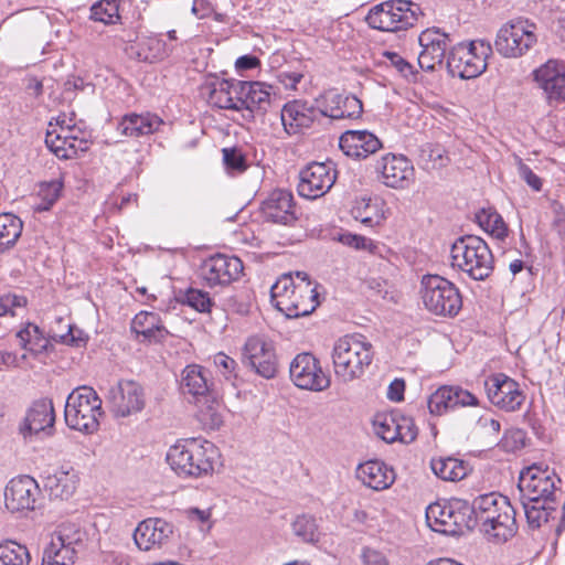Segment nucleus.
Wrapping results in <instances>:
<instances>
[{"mask_svg": "<svg viewBox=\"0 0 565 565\" xmlns=\"http://www.w3.org/2000/svg\"><path fill=\"white\" fill-rule=\"evenodd\" d=\"M470 512L469 526L479 527L489 539L501 543L518 532L515 510L508 497L498 492L478 495L471 503H465Z\"/></svg>", "mask_w": 565, "mask_h": 565, "instance_id": "obj_1", "label": "nucleus"}, {"mask_svg": "<svg viewBox=\"0 0 565 565\" xmlns=\"http://www.w3.org/2000/svg\"><path fill=\"white\" fill-rule=\"evenodd\" d=\"M216 452L211 441L189 438L171 446L166 459L179 477L199 478L213 471Z\"/></svg>", "mask_w": 565, "mask_h": 565, "instance_id": "obj_2", "label": "nucleus"}, {"mask_svg": "<svg viewBox=\"0 0 565 565\" xmlns=\"http://www.w3.org/2000/svg\"><path fill=\"white\" fill-rule=\"evenodd\" d=\"M451 266L469 278L483 281L494 270V257L488 244L479 236L462 235L452 243Z\"/></svg>", "mask_w": 565, "mask_h": 565, "instance_id": "obj_3", "label": "nucleus"}, {"mask_svg": "<svg viewBox=\"0 0 565 565\" xmlns=\"http://www.w3.org/2000/svg\"><path fill=\"white\" fill-rule=\"evenodd\" d=\"M372 360V344L361 334L344 335L333 345L334 374L344 383L360 379Z\"/></svg>", "mask_w": 565, "mask_h": 565, "instance_id": "obj_4", "label": "nucleus"}, {"mask_svg": "<svg viewBox=\"0 0 565 565\" xmlns=\"http://www.w3.org/2000/svg\"><path fill=\"white\" fill-rule=\"evenodd\" d=\"M103 414L102 399L92 387L79 386L67 396L64 417L70 428L92 434L97 430Z\"/></svg>", "mask_w": 565, "mask_h": 565, "instance_id": "obj_5", "label": "nucleus"}, {"mask_svg": "<svg viewBox=\"0 0 565 565\" xmlns=\"http://www.w3.org/2000/svg\"><path fill=\"white\" fill-rule=\"evenodd\" d=\"M420 8L411 0H387L373 6L365 22L371 29L382 32H398L413 26Z\"/></svg>", "mask_w": 565, "mask_h": 565, "instance_id": "obj_6", "label": "nucleus"}, {"mask_svg": "<svg viewBox=\"0 0 565 565\" xmlns=\"http://www.w3.org/2000/svg\"><path fill=\"white\" fill-rule=\"evenodd\" d=\"M492 54L489 41L476 40L469 44L457 43L449 49L447 70L452 77L470 79L487 70V58Z\"/></svg>", "mask_w": 565, "mask_h": 565, "instance_id": "obj_7", "label": "nucleus"}, {"mask_svg": "<svg viewBox=\"0 0 565 565\" xmlns=\"http://www.w3.org/2000/svg\"><path fill=\"white\" fill-rule=\"evenodd\" d=\"M420 294L426 309L437 316L455 317L462 307L459 289L439 275H425Z\"/></svg>", "mask_w": 565, "mask_h": 565, "instance_id": "obj_8", "label": "nucleus"}, {"mask_svg": "<svg viewBox=\"0 0 565 565\" xmlns=\"http://www.w3.org/2000/svg\"><path fill=\"white\" fill-rule=\"evenodd\" d=\"M535 30V23L527 19L510 20L499 29L494 49L503 57H521L537 43Z\"/></svg>", "mask_w": 565, "mask_h": 565, "instance_id": "obj_9", "label": "nucleus"}, {"mask_svg": "<svg viewBox=\"0 0 565 565\" xmlns=\"http://www.w3.org/2000/svg\"><path fill=\"white\" fill-rule=\"evenodd\" d=\"M85 532L74 524L62 525L43 551L42 565H72L84 546Z\"/></svg>", "mask_w": 565, "mask_h": 565, "instance_id": "obj_10", "label": "nucleus"}, {"mask_svg": "<svg viewBox=\"0 0 565 565\" xmlns=\"http://www.w3.org/2000/svg\"><path fill=\"white\" fill-rule=\"evenodd\" d=\"M556 482H561V479L553 469L534 463L521 471L518 489L521 499H527L536 503L555 501Z\"/></svg>", "mask_w": 565, "mask_h": 565, "instance_id": "obj_11", "label": "nucleus"}, {"mask_svg": "<svg viewBox=\"0 0 565 565\" xmlns=\"http://www.w3.org/2000/svg\"><path fill=\"white\" fill-rule=\"evenodd\" d=\"M242 363L266 380L276 377L279 362L274 342L264 335L247 338L242 350Z\"/></svg>", "mask_w": 565, "mask_h": 565, "instance_id": "obj_12", "label": "nucleus"}, {"mask_svg": "<svg viewBox=\"0 0 565 565\" xmlns=\"http://www.w3.org/2000/svg\"><path fill=\"white\" fill-rule=\"evenodd\" d=\"M467 501L457 500L452 503L430 504L426 510L428 525L435 532L447 535H460L463 530H471L469 526L470 512L465 508Z\"/></svg>", "mask_w": 565, "mask_h": 565, "instance_id": "obj_13", "label": "nucleus"}, {"mask_svg": "<svg viewBox=\"0 0 565 565\" xmlns=\"http://www.w3.org/2000/svg\"><path fill=\"white\" fill-rule=\"evenodd\" d=\"M289 373L294 384L301 390L322 392L331 384L330 375L323 372L319 360L308 352L295 356Z\"/></svg>", "mask_w": 565, "mask_h": 565, "instance_id": "obj_14", "label": "nucleus"}, {"mask_svg": "<svg viewBox=\"0 0 565 565\" xmlns=\"http://www.w3.org/2000/svg\"><path fill=\"white\" fill-rule=\"evenodd\" d=\"M533 82L542 89L547 105L565 103V62L551 58L532 72Z\"/></svg>", "mask_w": 565, "mask_h": 565, "instance_id": "obj_15", "label": "nucleus"}, {"mask_svg": "<svg viewBox=\"0 0 565 565\" xmlns=\"http://www.w3.org/2000/svg\"><path fill=\"white\" fill-rule=\"evenodd\" d=\"M484 388L490 403L508 413L519 411L525 401V394L520 384L503 373L486 380Z\"/></svg>", "mask_w": 565, "mask_h": 565, "instance_id": "obj_16", "label": "nucleus"}, {"mask_svg": "<svg viewBox=\"0 0 565 565\" xmlns=\"http://www.w3.org/2000/svg\"><path fill=\"white\" fill-rule=\"evenodd\" d=\"M337 180L332 161L311 162L299 173L298 193L306 199H318L326 194Z\"/></svg>", "mask_w": 565, "mask_h": 565, "instance_id": "obj_17", "label": "nucleus"}, {"mask_svg": "<svg viewBox=\"0 0 565 565\" xmlns=\"http://www.w3.org/2000/svg\"><path fill=\"white\" fill-rule=\"evenodd\" d=\"M107 401L118 417H127L141 412L146 405L142 386L130 380H121L108 391Z\"/></svg>", "mask_w": 565, "mask_h": 565, "instance_id": "obj_18", "label": "nucleus"}, {"mask_svg": "<svg viewBox=\"0 0 565 565\" xmlns=\"http://www.w3.org/2000/svg\"><path fill=\"white\" fill-rule=\"evenodd\" d=\"M238 86L239 97H235L238 100V111L243 110V117L247 120H253L255 114H265L270 106V97L275 93L273 86L264 82H246L241 81Z\"/></svg>", "mask_w": 565, "mask_h": 565, "instance_id": "obj_19", "label": "nucleus"}, {"mask_svg": "<svg viewBox=\"0 0 565 565\" xmlns=\"http://www.w3.org/2000/svg\"><path fill=\"white\" fill-rule=\"evenodd\" d=\"M319 294L313 282H297L290 296L279 299L276 308L287 318H300L312 313L319 306Z\"/></svg>", "mask_w": 565, "mask_h": 565, "instance_id": "obj_20", "label": "nucleus"}, {"mask_svg": "<svg viewBox=\"0 0 565 565\" xmlns=\"http://www.w3.org/2000/svg\"><path fill=\"white\" fill-rule=\"evenodd\" d=\"M201 270L209 287L225 286L238 279L243 263L236 256L217 254L204 260Z\"/></svg>", "mask_w": 565, "mask_h": 565, "instance_id": "obj_21", "label": "nucleus"}, {"mask_svg": "<svg viewBox=\"0 0 565 565\" xmlns=\"http://www.w3.org/2000/svg\"><path fill=\"white\" fill-rule=\"evenodd\" d=\"M529 527L540 529L543 524L555 526L556 535H561L565 529V503L561 509L555 507V501H542L540 503L521 499Z\"/></svg>", "mask_w": 565, "mask_h": 565, "instance_id": "obj_22", "label": "nucleus"}, {"mask_svg": "<svg viewBox=\"0 0 565 565\" xmlns=\"http://www.w3.org/2000/svg\"><path fill=\"white\" fill-rule=\"evenodd\" d=\"M260 212L267 222L290 226L297 221L295 198L290 191H271L260 204Z\"/></svg>", "mask_w": 565, "mask_h": 565, "instance_id": "obj_23", "label": "nucleus"}, {"mask_svg": "<svg viewBox=\"0 0 565 565\" xmlns=\"http://www.w3.org/2000/svg\"><path fill=\"white\" fill-rule=\"evenodd\" d=\"M376 171L381 173L386 186L394 189L408 188L414 180V167L405 156L387 153L377 162Z\"/></svg>", "mask_w": 565, "mask_h": 565, "instance_id": "obj_24", "label": "nucleus"}, {"mask_svg": "<svg viewBox=\"0 0 565 565\" xmlns=\"http://www.w3.org/2000/svg\"><path fill=\"white\" fill-rule=\"evenodd\" d=\"M427 405L430 414L440 416L457 407L477 406L479 399L460 386L445 385L428 397Z\"/></svg>", "mask_w": 565, "mask_h": 565, "instance_id": "obj_25", "label": "nucleus"}, {"mask_svg": "<svg viewBox=\"0 0 565 565\" xmlns=\"http://www.w3.org/2000/svg\"><path fill=\"white\" fill-rule=\"evenodd\" d=\"M321 119V111L316 103L310 104L307 100L295 99L285 104L281 109V122L288 134L310 128Z\"/></svg>", "mask_w": 565, "mask_h": 565, "instance_id": "obj_26", "label": "nucleus"}, {"mask_svg": "<svg viewBox=\"0 0 565 565\" xmlns=\"http://www.w3.org/2000/svg\"><path fill=\"white\" fill-rule=\"evenodd\" d=\"M39 486L30 476H22L9 481L4 489V504L11 512L34 509Z\"/></svg>", "mask_w": 565, "mask_h": 565, "instance_id": "obj_27", "label": "nucleus"}, {"mask_svg": "<svg viewBox=\"0 0 565 565\" xmlns=\"http://www.w3.org/2000/svg\"><path fill=\"white\" fill-rule=\"evenodd\" d=\"M339 147L347 157L361 160L379 151L383 145L382 141L369 130L351 129L340 136Z\"/></svg>", "mask_w": 565, "mask_h": 565, "instance_id": "obj_28", "label": "nucleus"}, {"mask_svg": "<svg viewBox=\"0 0 565 565\" xmlns=\"http://www.w3.org/2000/svg\"><path fill=\"white\" fill-rule=\"evenodd\" d=\"M173 534V525L160 518L141 521L134 532L136 545L142 551L164 545Z\"/></svg>", "mask_w": 565, "mask_h": 565, "instance_id": "obj_29", "label": "nucleus"}, {"mask_svg": "<svg viewBox=\"0 0 565 565\" xmlns=\"http://www.w3.org/2000/svg\"><path fill=\"white\" fill-rule=\"evenodd\" d=\"M55 423V413L53 402L49 398H40L32 403L26 411L24 423L21 426V433L26 434H39L41 431H47L51 434Z\"/></svg>", "mask_w": 565, "mask_h": 565, "instance_id": "obj_30", "label": "nucleus"}, {"mask_svg": "<svg viewBox=\"0 0 565 565\" xmlns=\"http://www.w3.org/2000/svg\"><path fill=\"white\" fill-rule=\"evenodd\" d=\"M130 331L135 333L136 340L141 343L162 342L169 335L160 316L148 311H140L134 317Z\"/></svg>", "mask_w": 565, "mask_h": 565, "instance_id": "obj_31", "label": "nucleus"}, {"mask_svg": "<svg viewBox=\"0 0 565 565\" xmlns=\"http://www.w3.org/2000/svg\"><path fill=\"white\" fill-rule=\"evenodd\" d=\"M236 84H241V81L218 77L206 81L205 89L207 90L209 103L220 109L238 111V100L235 97H239V87Z\"/></svg>", "mask_w": 565, "mask_h": 565, "instance_id": "obj_32", "label": "nucleus"}, {"mask_svg": "<svg viewBox=\"0 0 565 565\" xmlns=\"http://www.w3.org/2000/svg\"><path fill=\"white\" fill-rule=\"evenodd\" d=\"M162 125L163 120L153 113H129L121 117L117 130L126 137L138 138L156 132Z\"/></svg>", "mask_w": 565, "mask_h": 565, "instance_id": "obj_33", "label": "nucleus"}, {"mask_svg": "<svg viewBox=\"0 0 565 565\" xmlns=\"http://www.w3.org/2000/svg\"><path fill=\"white\" fill-rule=\"evenodd\" d=\"M356 476L363 484L376 491L390 488L395 480L394 470L380 460H370L359 465Z\"/></svg>", "mask_w": 565, "mask_h": 565, "instance_id": "obj_34", "label": "nucleus"}, {"mask_svg": "<svg viewBox=\"0 0 565 565\" xmlns=\"http://www.w3.org/2000/svg\"><path fill=\"white\" fill-rule=\"evenodd\" d=\"M207 374L210 372L200 365H188L182 372L181 388L183 393L204 396L210 390Z\"/></svg>", "mask_w": 565, "mask_h": 565, "instance_id": "obj_35", "label": "nucleus"}, {"mask_svg": "<svg viewBox=\"0 0 565 565\" xmlns=\"http://www.w3.org/2000/svg\"><path fill=\"white\" fill-rule=\"evenodd\" d=\"M433 472L445 481H459L467 477L469 465L454 457L431 459Z\"/></svg>", "mask_w": 565, "mask_h": 565, "instance_id": "obj_36", "label": "nucleus"}, {"mask_svg": "<svg viewBox=\"0 0 565 565\" xmlns=\"http://www.w3.org/2000/svg\"><path fill=\"white\" fill-rule=\"evenodd\" d=\"M73 139V129L67 128L66 130L62 127L61 132L55 130L47 131L45 136V145L57 158L60 159H73L75 158V149L71 148Z\"/></svg>", "mask_w": 565, "mask_h": 565, "instance_id": "obj_37", "label": "nucleus"}, {"mask_svg": "<svg viewBox=\"0 0 565 565\" xmlns=\"http://www.w3.org/2000/svg\"><path fill=\"white\" fill-rule=\"evenodd\" d=\"M63 186L64 184L61 179L41 182L33 204L34 210L36 212L51 210L60 199Z\"/></svg>", "mask_w": 565, "mask_h": 565, "instance_id": "obj_38", "label": "nucleus"}, {"mask_svg": "<svg viewBox=\"0 0 565 565\" xmlns=\"http://www.w3.org/2000/svg\"><path fill=\"white\" fill-rule=\"evenodd\" d=\"M22 221L12 213L0 214V253L11 248L21 236Z\"/></svg>", "mask_w": 565, "mask_h": 565, "instance_id": "obj_39", "label": "nucleus"}, {"mask_svg": "<svg viewBox=\"0 0 565 565\" xmlns=\"http://www.w3.org/2000/svg\"><path fill=\"white\" fill-rule=\"evenodd\" d=\"M349 94H342L335 89H330L321 94L315 99L321 111V118H330L332 120L343 119L342 105L344 98H348Z\"/></svg>", "mask_w": 565, "mask_h": 565, "instance_id": "obj_40", "label": "nucleus"}, {"mask_svg": "<svg viewBox=\"0 0 565 565\" xmlns=\"http://www.w3.org/2000/svg\"><path fill=\"white\" fill-rule=\"evenodd\" d=\"M478 225L491 236L504 239L508 236V226L503 217L493 209H482L476 214Z\"/></svg>", "mask_w": 565, "mask_h": 565, "instance_id": "obj_41", "label": "nucleus"}, {"mask_svg": "<svg viewBox=\"0 0 565 565\" xmlns=\"http://www.w3.org/2000/svg\"><path fill=\"white\" fill-rule=\"evenodd\" d=\"M30 554L28 548L11 540L0 543V565H29Z\"/></svg>", "mask_w": 565, "mask_h": 565, "instance_id": "obj_42", "label": "nucleus"}, {"mask_svg": "<svg viewBox=\"0 0 565 565\" xmlns=\"http://www.w3.org/2000/svg\"><path fill=\"white\" fill-rule=\"evenodd\" d=\"M398 423V412L376 415L374 426L377 436L390 444L397 441L398 436H401Z\"/></svg>", "mask_w": 565, "mask_h": 565, "instance_id": "obj_43", "label": "nucleus"}, {"mask_svg": "<svg viewBox=\"0 0 565 565\" xmlns=\"http://www.w3.org/2000/svg\"><path fill=\"white\" fill-rule=\"evenodd\" d=\"M352 213L355 220H359L369 227L379 225L383 220L377 202H373L372 199L363 198L361 201H358Z\"/></svg>", "mask_w": 565, "mask_h": 565, "instance_id": "obj_44", "label": "nucleus"}, {"mask_svg": "<svg viewBox=\"0 0 565 565\" xmlns=\"http://www.w3.org/2000/svg\"><path fill=\"white\" fill-rule=\"evenodd\" d=\"M121 0H100L90 8V19L103 22L104 24H114L119 19V2Z\"/></svg>", "mask_w": 565, "mask_h": 565, "instance_id": "obj_45", "label": "nucleus"}, {"mask_svg": "<svg viewBox=\"0 0 565 565\" xmlns=\"http://www.w3.org/2000/svg\"><path fill=\"white\" fill-rule=\"evenodd\" d=\"M17 337L20 345L25 350L40 351L46 347V340L36 324L28 323L17 333Z\"/></svg>", "mask_w": 565, "mask_h": 565, "instance_id": "obj_46", "label": "nucleus"}, {"mask_svg": "<svg viewBox=\"0 0 565 565\" xmlns=\"http://www.w3.org/2000/svg\"><path fill=\"white\" fill-rule=\"evenodd\" d=\"M178 300L195 309L199 312H210L213 306V300L206 291L189 288L183 292H180Z\"/></svg>", "mask_w": 565, "mask_h": 565, "instance_id": "obj_47", "label": "nucleus"}, {"mask_svg": "<svg viewBox=\"0 0 565 565\" xmlns=\"http://www.w3.org/2000/svg\"><path fill=\"white\" fill-rule=\"evenodd\" d=\"M419 45L422 49H436L448 51L451 47L452 40L449 34L441 32L437 28L426 29L419 34Z\"/></svg>", "mask_w": 565, "mask_h": 565, "instance_id": "obj_48", "label": "nucleus"}, {"mask_svg": "<svg viewBox=\"0 0 565 565\" xmlns=\"http://www.w3.org/2000/svg\"><path fill=\"white\" fill-rule=\"evenodd\" d=\"M292 530L303 542H315L318 539V525L311 515L297 516L292 523Z\"/></svg>", "mask_w": 565, "mask_h": 565, "instance_id": "obj_49", "label": "nucleus"}, {"mask_svg": "<svg viewBox=\"0 0 565 565\" xmlns=\"http://www.w3.org/2000/svg\"><path fill=\"white\" fill-rule=\"evenodd\" d=\"M46 487L50 488L52 495L62 500H67L75 491L74 482L65 472H62L61 476L49 477Z\"/></svg>", "mask_w": 565, "mask_h": 565, "instance_id": "obj_50", "label": "nucleus"}, {"mask_svg": "<svg viewBox=\"0 0 565 565\" xmlns=\"http://www.w3.org/2000/svg\"><path fill=\"white\" fill-rule=\"evenodd\" d=\"M222 153L223 162L228 173H242L247 169L248 164L246 156L241 151V149L236 147L223 148Z\"/></svg>", "mask_w": 565, "mask_h": 565, "instance_id": "obj_51", "label": "nucleus"}, {"mask_svg": "<svg viewBox=\"0 0 565 565\" xmlns=\"http://www.w3.org/2000/svg\"><path fill=\"white\" fill-rule=\"evenodd\" d=\"M447 51L436 49H422L418 55V65L423 71L431 72L436 65H441Z\"/></svg>", "mask_w": 565, "mask_h": 565, "instance_id": "obj_52", "label": "nucleus"}, {"mask_svg": "<svg viewBox=\"0 0 565 565\" xmlns=\"http://www.w3.org/2000/svg\"><path fill=\"white\" fill-rule=\"evenodd\" d=\"M67 332L66 333H53L52 339L72 347H83L86 344L88 337L83 332V330L78 329L75 326L66 324Z\"/></svg>", "mask_w": 565, "mask_h": 565, "instance_id": "obj_53", "label": "nucleus"}, {"mask_svg": "<svg viewBox=\"0 0 565 565\" xmlns=\"http://www.w3.org/2000/svg\"><path fill=\"white\" fill-rule=\"evenodd\" d=\"M390 64L395 67V70L407 81L415 82L417 78V72L414 70V66L409 64L403 56H401L396 52H385Z\"/></svg>", "mask_w": 565, "mask_h": 565, "instance_id": "obj_54", "label": "nucleus"}, {"mask_svg": "<svg viewBox=\"0 0 565 565\" xmlns=\"http://www.w3.org/2000/svg\"><path fill=\"white\" fill-rule=\"evenodd\" d=\"M297 286L291 274H284L270 288L271 301L276 305L279 299L290 296L291 289Z\"/></svg>", "mask_w": 565, "mask_h": 565, "instance_id": "obj_55", "label": "nucleus"}, {"mask_svg": "<svg viewBox=\"0 0 565 565\" xmlns=\"http://www.w3.org/2000/svg\"><path fill=\"white\" fill-rule=\"evenodd\" d=\"M339 241L347 246L353 247L355 249H369L371 253H375V249L377 248L372 239L358 234H340Z\"/></svg>", "mask_w": 565, "mask_h": 565, "instance_id": "obj_56", "label": "nucleus"}, {"mask_svg": "<svg viewBox=\"0 0 565 565\" xmlns=\"http://www.w3.org/2000/svg\"><path fill=\"white\" fill-rule=\"evenodd\" d=\"M26 305V299L23 296L14 294H3L0 296V317L14 316L15 308H22Z\"/></svg>", "mask_w": 565, "mask_h": 565, "instance_id": "obj_57", "label": "nucleus"}, {"mask_svg": "<svg viewBox=\"0 0 565 565\" xmlns=\"http://www.w3.org/2000/svg\"><path fill=\"white\" fill-rule=\"evenodd\" d=\"M398 441L404 444H409L414 441L417 437V428L414 424V420L411 417H406L398 412Z\"/></svg>", "mask_w": 565, "mask_h": 565, "instance_id": "obj_58", "label": "nucleus"}, {"mask_svg": "<svg viewBox=\"0 0 565 565\" xmlns=\"http://www.w3.org/2000/svg\"><path fill=\"white\" fill-rule=\"evenodd\" d=\"M518 172L520 178L533 190V191H541L543 183L542 179L535 174L532 169L525 164L521 159L518 163Z\"/></svg>", "mask_w": 565, "mask_h": 565, "instance_id": "obj_59", "label": "nucleus"}, {"mask_svg": "<svg viewBox=\"0 0 565 565\" xmlns=\"http://www.w3.org/2000/svg\"><path fill=\"white\" fill-rule=\"evenodd\" d=\"M214 364L226 379L230 380L231 377H236L235 369L237 363L234 359L230 358L225 353H217L214 356Z\"/></svg>", "mask_w": 565, "mask_h": 565, "instance_id": "obj_60", "label": "nucleus"}, {"mask_svg": "<svg viewBox=\"0 0 565 565\" xmlns=\"http://www.w3.org/2000/svg\"><path fill=\"white\" fill-rule=\"evenodd\" d=\"M343 119L344 118H358L363 111L362 102L354 95H348V98H344L342 105Z\"/></svg>", "mask_w": 565, "mask_h": 565, "instance_id": "obj_61", "label": "nucleus"}, {"mask_svg": "<svg viewBox=\"0 0 565 565\" xmlns=\"http://www.w3.org/2000/svg\"><path fill=\"white\" fill-rule=\"evenodd\" d=\"M361 561L363 565H388L386 557L381 551L369 546L362 548Z\"/></svg>", "mask_w": 565, "mask_h": 565, "instance_id": "obj_62", "label": "nucleus"}, {"mask_svg": "<svg viewBox=\"0 0 565 565\" xmlns=\"http://www.w3.org/2000/svg\"><path fill=\"white\" fill-rule=\"evenodd\" d=\"M148 44H149V49L151 51H154V53L152 54V58H154V60H163V58L168 57L172 52V47H170L161 39L151 38V39H149Z\"/></svg>", "mask_w": 565, "mask_h": 565, "instance_id": "obj_63", "label": "nucleus"}, {"mask_svg": "<svg viewBox=\"0 0 565 565\" xmlns=\"http://www.w3.org/2000/svg\"><path fill=\"white\" fill-rule=\"evenodd\" d=\"M554 220L552 223L553 228L557 232L558 236L565 239V210L562 204H553Z\"/></svg>", "mask_w": 565, "mask_h": 565, "instance_id": "obj_64", "label": "nucleus"}]
</instances>
